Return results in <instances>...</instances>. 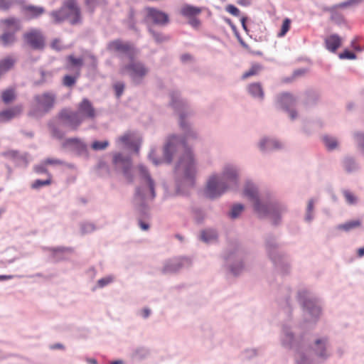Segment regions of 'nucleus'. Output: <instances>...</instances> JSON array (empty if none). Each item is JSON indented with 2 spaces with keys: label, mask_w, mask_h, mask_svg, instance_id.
<instances>
[{
  "label": "nucleus",
  "mask_w": 364,
  "mask_h": 364,
  "mask_svg": "<svg viewBox=\"0 0 364 364\" xmlns=\"http://www.w3.org/2000/svg\"><path fill=\"white\" fill-rule=\"evenodd\" d=\"M176 139L173 137L164 147V158L166 162L170 163L175 154L178 155V161L176 166V171L182 175L192 184V179L196 173V164L192 152L187 149L184 143L175 144Z\"/></svg>",
  "instance_id": "obj_1"
},
{
  "label": "nucleus",
  "mask_w": 364,
  "mask_h": 364,
  "mask_svg": "<svg viewBox=\"0 0 364 364\" xmlns=\"http://www.w3.org/2000/svg\"><path fill=\"white\" fill-rule=\"evenodd\" d=\"M237 183L236 171L230 166L225 168L223 176H212L210 177L205 188V195L210 198H215L225 193L228 186Z\"/></svg>",
  "instance_id": "obj_2"
},
{
  "label": "nucleus",
  "mask_w": 364,
  "mask_h": 364,
  "mask_svg": "<svg viewBox=\"0 0 364 364\" xmlns=\"http://www.w3.org/2000/svg\"><path fill=\"white\" fill-rule=\"evenodd\" d=\"M54 23L68 20L72 24L80 21V10L75 0H66L59 10L50 13Z\"/></svg>",
  "instance_id": "obj_3"
},
{
  "label": "nucleus",
  "mask_w": 364,
  "mask_h": 364,
  "mask_svg": "<svg viewBox=\"0 0 364 364\" xmlns=\"http://www.w3.org/2000/svg\"><path fill=\"white\" fill-rule=\"evenodd\" d=\"M56 95L53 92H45L33 97V107L31 116L44 114L53 109L56 103Z\"/></svg>",
  "instance_id": "obj_4"
},
{
  "label": "nucleus",
  "mask_w": 364,
  "mask_h": 364,
  "mask_svg": "<svg viewBox=\"0 0 364 364\" xmlns=\"http://www.w3.org/2000/svg\"><path fill=\"white\" fill-rule=\"evenodd\" d=\"M56 119L60 124L71 130H77L82 124V117L79 113L68 107L63 108L58 112Z\"/></svg>",
  "instance_id": "obj_5"
},
{
  "label": "nucleus",
  "mask_w": 364,
  "mask_h": 364,
  "mask_svg": "<svg viewBox=\"0 0 364 364\" xmlns=\"http://www.w3.org/2000/svg\"><path fill=\"white\" fill-rule=\"evenodd\" d=\"M148 72L149 69L139 61H132L128 65L122 67L120 70L121 74L129 75L136 84L140 83Z\"/></svg>",
  "instance_id": "obj_6"
},
{
  "label": "nucleus",
  "mask_w": 364,
  "mask_h": 364,
  "mask_svg": "<svg viewBox=\"0 0 364 364\" xmlns=\"http://www.w3.org/2000/svg\"><path fill=\"white\" fill-rule=\"evenodd\" d=\"M244 195L254 203V208L259 216H264L267 214H274V210L272 207H267L259 203L257 197V191L255 187L250 183H247Z\"/></svg>",
  "instance_id": "obj_7"
},
{
  "label": "nucleus",
  "mask_w": 364,
  "mask_h": 364,
  "mask_svg": "<svg viewBox=\"0 0 364 364\" xmlns=\"http://www.w3.org/2000/svg\"><path fill=\"white\" fill-rule=\"evenodd\" d=\"M137 171L141 180H143L147 185V188L142 191H141V188H137L136 196L141 198L154 199L155 197L154 183L153 180L151 178L149 173L143 166H139L137 167Z\"/></svg>",
  "instance_id": "obj_8"
},
{
  "label": "nucleus",
  "mask_w": 364,
  "mask_h": 364,
  "mask_svg": "<svg viewBox=\"0 0 364 364\" xmlns=\"http://www.w3.org/2000/svg\"><path fill=\"white\" fill-rule=\"evenodd\" d=\"M107 49L112 53L124 54L129 58H133L136 54V50L132 44L128 42H124L119 39L109 42L107 46Z\"/></svg>",
  "instance_id": "obj_9"
},
{
  "label": "nucleus",
  "mask_w": 364,
  "mask_h": 364,
  "mask_svg": "<svg viewBox=\"0 0 364 364\" xmlns=\"http://www.w3.org/2000/svg\"><path fill=\"white\" fill-rule=\"evenodd\" d=\"M25 43L35 50H42L45 47V37L38 29H31L23 34Z\"/></svg>",
  "instance_id": "obj_10"
},
{
  "label": "nucleus",
  "mask_w": 364,
  "mask_h": 364,
  "mask_svg": "<svg viewBox=\"0 0 364 364\" xmlns=\"http://www.w3.org/2000/svg\"><path fill=\"white\" fill-rule=\"evenodd\" d=\"M3 23L8 31L1 36L0 40L4 46H9L15 42V33L20 29V25L16 18L5 19Z\"/></svg>",
  "instance_id": "obj_11"
},
{
  "label": "nucleus",
  "mask_w": 364,
  "mask_h": 364,
  "mask_svg": "<svg viewBox=\"0 0 364 364\" xmlns=\"http://www.w3.org/2000/svg\"><path fill=\"white\" fill-rule=\"evenodd\" d=\"M113 164L116 167L123 170L124 175L129 183H132L133 181V177L129 171V168L132 165L129 158L124 157L120 154H116L113 156Z\"/></svg>",
  "instance_id": "obj_12"
},
{
  "label": "nucleus",
  "mask_w": 364,
  "mask_h": 364,
  "mask_svg": "<svg viewBox=\"0 0 364 364\" xmlns=\"http://www.w3.org/2000/svg\"><path fill=\"white\" fill-rule=\"evenodd\" d=\"M118 141L126 146L134 149L137 152L141 139L136 133L128 132L121 136L118 139Z\"/></svg>",
  "instance_id": "obj_13"
},
{
  "label": "nucleus",
  "mask_w": 364,
  "mask_h": 364,
  "mask_svg": "<svg viewBox=\"0 0 364 364\" xmlns=\"http://www.w3.org/2000/svg\"><path fill=\"white\" fill-rule=\"evenodd\" d=\"M76 112L82 117V122L85 118L93 119L95 117V110L92 103L86 98L77 105Z\"/></svg>",
  "instance_id": "obj_14"
},
{
  "label": "nucleus",
  "mask_w": 364,
  "mask_h": 364,
  "mask_svg": "<svg viewBox=\"0 0 364 364\" xmlns=\"http://www.w3.org/2000/svg\"><path fill=\"white\" fill-rule=\"evenodd\" d=\"M146 11L147 16L156 24L165 25L169 21L168 16L166 13L155 8L147 7Z\"/></svg>",
  "instance_id": "obj_15"
},
{
  "label": "nucleus",
  "mask_w": 364,
  "mask_h": 364,
  "mask_svg": "<svg viewBox=\"0 0 364 364\" xmlns=\"http://www.w3.org/2000/svg\"><path fill=\"white\" fill-rule=\"evenodd\" d=\"M295 98L289 93H283L278 97V102L285 110L289 111L291 119L296 117V112L291 109L295 105Z\"/></svg>",
  "instance_id": "obj_16"
},
{
  "label": "nucleus",
  "mask_w": 364,
  "mask_h": 364,
  "mask_svg": "<svg viewBox=\"0 0 364 364\" xmlns=\"http://www.w3.org/2000/svg\"><path fill=\"white\" fill-rule=\"evenodd\" d=\"M22 105H18L0 112V122H5L21 114Z\"/></svg>",
  "instance_id": "obj_17"
},
{
  "label": "nucleus",
  "mask_w": 364,
  "mask_h": 364,
  "mask_svg": "<svg viewBox=\"0 0 364 364\" xmlns=\"http://www.w3.org/2000/svg\"><path fill=\"white\" fill-rule=\"evenodd\" d=\"M341 43L342 39L337 34H332L325 39L326 48L333 53L341 46Z\"/></svg>",
  "instance_id": "obj_18"
},
{
  "label": "nucleus",
  "mask_w": 364,
  "mask_h": 364,
  "mask_svg": "<svg viewBox=\"0 0 364 364\" xmlns=\"http://www.w3.org/2000/svg\"><path fill=\"white\" fill-rule=\"evenodd\" d=\"M17 98V92L15 87H8L1 92V99L2 102L9 105L14 102Z\"/></svg>",
  "instance_id": "obj_19"
},
{
  "label": "nucleus",
  "mask_w": 364,
  "mask_h": 364,
  "mask_svg": "<svg viewBox=\"0 0 364 364\" xmlns=\"http://www.w3.org/2000/svg\"><path fill=\"white\" fill-rule=\"evenodd\" d=\"M23 11L28 18H36L44 14L45 9L41 6L28 5L23 7Z\"/></svg>",
  "instance_id": "obj_20"
},
{
  "label": "nucleus",
  "mask_w": 364,
  "mask_h": 364,
  "mask_svg": "<svg viewBox=\"0 0 364 364\" xmlns=\"http://www.w3.org/2000/svg\"><path fill=\"white\" fill-rule=\"evenodd\" d=\"M63 147L80 151L85 149V145L82 141L77 138H69L63 142Z\"/></svg>",
  "instance_id": "obj_21"
},
{
  "label": "nucleus",
  "mask_w": 364,
  "mask_h": 364,
  "mask_svg": "<svg viewBox=\"0 0 364 364\" xmlns=\"http://www.w3.org/2000/svg\"><path fill=\"white\" fill-rule=\"evenodd\" d=\"M202 11L199 7L193 6L192 5L186 4L182 6L181 9V14L188 18L198 16Z\"/></svg>",
  "instance_id": "obj_22"
},
{
  "label": "nucleus",
  "mask_w": 364,
  "mask_h": 364,
  "mask_svg": "<svg viewBox=\"0 0 364 364\" xmlns=\"http://www.w3.org/2000/svg\"><path fill=\"white\" fill-rule=\"evenodd\" d=\"M247 90L253 97H257L260 100L264 98V92L260 83H252L248 86Z\"/></svg>",
  "instance_id": "obj_23"
},
{
  "label": "nucleus",
  "mask_w": 364,
  "mask_h": 364,
  "mask_svg": "<svg viewBox=\"0 0 364 364\" xmlns=\"http://www.w3.org/2000/svg\"><path fill=\"white\" fill-rule=\"evenodd\" d=\"M15 60L11 57H6L0 60V77L11 70L14 65Z\"/></svg>",
  "instance_id": "obj_24"
},
{
  "label": "nucleus",
  "mask_w": 364,
  "mask_h": 364,
  "mask_svg": "<svg viewBox=\"0 0 364 364\" xmlns=\"http://www.w3.org/2000/svg\"><path fill=\"white\" fill-rule=\"evenodd\" d=\"M260 149L262 150H271L280 148V144L278 141L269 139H264L259 144Z\"/></svg>",
  "instance_id": "obj_25"
},
{
  "label": "nucleus",
  "mask_w": 364,
  "mask_h": 364,
  "mask_svg": "<svg viewBox=\"0 0 364 364\" xmlns=\"http://www.w3.org/2000/svg\"><path fill=\"white\" fill-rule=\"evenodd\" d=\"M361 225V222L359 220H351L346 222L344 224H341L338 226V229L348 232L353 229L357 228Z\"/></svg>",
  "instance_id": "obj_26"
},
{
  "label": "nucleus",
  "mask_w": 364,
  "mask_h": 364,
  "mask_svg": "<svg viewBox=\"0 0 364 364\" xmlns=\"http://www.w3.org/2000/svg\"><path fill=\"white\" fill-rule=\"evenodd\" d=\"M262 70V66L259 64H254L250 69L242 74V79L245 80L250 77L257 75Z\"/></svg>",
  "instance_id": "obj_27"
},
{
  "label": "nucleus",
  "mask_w": 364,
  "mask_h": 364,
  "mask_svg": "<svg viewBox=\"0 0 364 364\" xmlns=\"http://www.w3.org/2000/svg\"><path fill=\"white\" fill-rule=\"evenodd\" d=\"M80 76V72L79 70L77 71L76 75L74 76L66 75L64 76L63 79V85L70 87H73L78 77Z\"/></svg>",
  "instance_id": "obj_28"
},
{
  "label": "nucleus",
  "mask_w": 364,
  "mask_h": 364,
  "mask_svg": "<svg viewBox=\"0 0 364 364\" xmlns=\"http://www.w3.org/2000/svg\"><path fill=\"white\" fill-rule=\"evenodd\" d=\"M201 240L204 242H209L214 240L217 237L216 232L212 230H204L201 232Z\"/></svg>",
  "instance_id": "obj_29"
},
{
  "label": "nucleus",
  "mask_w": 364,
  "mask_h": 364,
  "mask_svg": "<svg viewBox=\"0 0 364 364\" xmlns=\"http://www.w3.org/2000/svg\"><path fill=\"white\" fill-rule=\"evenodd\" d=\"M291 21L289 18H284L282 22L280 31L278 33L277 36L279 38L284 36L287 34V33L289 31L291 28Z\"/></svg>",
  "instance_id": "obj_30"
},
{
  "label": "nucleus",
  "mask_w": 364,
  "mask_h": 364,
  "mask_svg": "<svg viewBox=\"0 0 364 364\" xmlns=\"http://www.w3.org/2000/svg\"><path fill=\"white\" fill-rule=\"evenodd\" d=\"M316 345V351L317 352L318 355L321 357L326 356V354L324 353L325 351V346H326V341L323 339H318L315 342Z\"/></svg>",
  "instance_id": "obj_31"
},
{
  "label": "nucleus",
  "mask_w": 364,
  "mask_h": 364,
  "mask_svg": "<svg viewBox=\"0 0 364 364\" xmlns=\"http://www.w3.org/2000/svg\"><path fill=\"white\" fill-rule=\"evenodd\" d=\"M68 61L70 63V64L72 66L78 68V70L80 71V68L83 65V59L81 58H75L74 55H68L67 57Z\"/></svg>",
  "instance_id": "obj_32"
},
{
  "label": "nucleus",
  "mask_w": 364,
  "mask_h": 364,
  "mask_svg": "<svg viewBox=\"0 0 364 364\" xmlns=\"http://www.w3.org/2000/svg\"><path fill=\"white\" fill-rule=\"evenodd\" d=\"M51 183V176L50 174H48V178L46 180H40L38 179L35 181L33 184L31 185L32 188L37 189L44 186H48Z\"/></svg>",
  "instance_id": "obj_33"
},
{
  "label": "nucleus",
  "mask_w": 364,
  "mask_h": 364,
  "mask_svg": "<svg viewBox=\"0 0 364 364\" xmlns=\"http://www.w3.org/2000/svg\"><path fill=\"white\" fill-rule=\"evenodd\" d=\"M323 140L326 146L330 150H332L337 146V141L334 138L326 136L323 137Z\"/></svg>",
  "instance_id": "obj_34"
},
{
  "label": "nucleus",
  "mask_w": 364,
  "mask_h": 364,
  "mask_svg": "<svg viewBox=\"0 0 364 364\" xmlns=\"http://www.w3.org/2000/svg\"><path fill=\"white\" fill-rule=\"evenodd\" d=\"M343 194L346 198V200L347 201L348 203L350 204V205H353V204H355L357 201V198L355 197V196L352 193L350 192V191L348 190H344L343 191Z\"/></svg>",
  "instance_id": "obj_35"
},
{
  "label": "nucleus",
  "mask_w": 364,
  "mask_h": 364,
  "mask_svg": "<svg viewBox=\"0 0 364 364\" xmlns=\"http://www.w3.org/2000/svg\"><path fill=\"white\" fill-rule=\"evenodd\" d=\"M243 209H244V207L242 205H241V204L235 205L232 207V208L230 213V216L232 218H237L242 212Z\"/></svg>",
  "instance_id": "obj_36"
},
{
  "label": "nucleus",
  "mask_w": 364,
  "mask_h": 364,
  "mask_svg": "<svg viewBox=\"0 0 364 364\" xmlns=\"http://www.w3.org/2000/svg\"><path fill=\"white\" fill-rule=\"evenodd\" d=\"M109 145L107 141H95L92 144V149L94 150H103L105 149Z\"/></svg>",
  "instance_id": "obj_37"
},
{
  "label": "nucleus",
  "mask_w": 364,
  "mask_h": 364,
  "mask_svg": "<svg viewBox=\"0 0 364 364\" xmlns=\"http://www.w3.org/2000/svg\"><path fill=\"white\" fill-rule=\"evenodd\" d=\"M50 133H51V135L53 137L58 139H63V137L64 136V133L61 130L56 128L53 125H50Z\"/></svg>",
  "instance_id": "obj_38"
},
{
  "label": "nucleus",
  "mask_w": 364,
  "mask_h": 364,
  "mask_svg": "<svg viewBox=\"0 0 364 364\" xmlns=\"http://www.w3.org/2000/svg\"><path fill=\"white\" fill-rule=\"evenodd\" d=\"M113 282V277L111 276L102 278L97 281V285L99 287L102 288L106 285L112 283Z\"/></svg>",
  "instance_id": "obj_39"
},
{
  "label": "nucleus",
  "mask_w": 364,
  "mask_h": 364,
  "mask_svg": "<svg viewBox=\"0 0 364 364\" xmlns=\"http://www.w3.org/2000/svg\"><path fill=\"white\" fill-rule=\"evenodd\" d=\"M339 58L341 59L354 60L356 58V55L353 53L348 50H346L343 53L339 54Z\"/></svg>",
  "instance_id": "obj_40"
},
{
  "label": "nucleus",
  "mask_w": 364,
  "mask_h": 364,
  "mask_svg": "<svg viewBox=\"0 0 364 364\" xmlns=\"http://www.w3.org/2000/svg\"><path fill=\"white\" fill-rule=\"evenodd\" d=\"M181 267V265L179 263L176 262L170 264H167L164 269V272H176Z\"/></svg>",
  "instance_id": "obj_41"
},
{
  "label": "nucleus",
  "mask_w": 364,
  "mask_h": 364,
  "mask_svg": "<svg viewBox=\"0 0 364 364\" xmlns=\"http://www.w3.org/2000/svg\"><path fill=\"white\" fill-rule=\"evenodd\" d=\"M50 47L56 50H60L63 48L62 41L59 38H55L50 43Z\"/></svg>",
  "instance_id": "obj_42"
},
{
  "label": "nucleus",
  "mask_w": 364,
  "mask_h": 364,
  "mask_svg": "<svg viewBox=\"0 0 364 364\" xmlns=\"http://www.w3.org/2000/svg\"><path fill=\"white\" fill-rule=\"evenodd\" d=\"M115 93L117 97H120L124 89V85L122 82H117L114 85Z\"/></svg>",
  "instance_id": "obj_43"
},
{
  "label": "nucleus",
  "mask_w": 364,
  "mask_h": 364,
  "mask_svg": "<svg viewBox=\"0 0 364 364\" xmlns=\"http://www.w3.org/2000/svg\"><path fill=\"white\" fill-rule=\"evenodd\" d=\"M228 13L234 16H239L240 14V10L234 5H228L226 8Z\"/></svg>",
  "instance_id": "obj_44"
},
{
  "label": "nucleus",
  "mask_w": 364,
  "mask_h": 364,
  "mask_svg": "<svg viewBox=\"0 0 364 364\" xmlns=\"http://www.w3.org/2000/svg\"><path fill=\"white\" fill-rule=\"evenodd\" d=\"M13 4V1L11 0H0V9H8L11 7Z\"/></svg>",
  "instance_id": "obj_45"
},
{
  "label": "nucleus",
  "mask_w": 364,
  "mask_h": 364,
  "mask_svg": "<svg viewBox=\"0 0 364 364\" xmlns=\"http://www.w3.org/2000/svg\"><path fill=\"white\" fill-rule=\"evenodd\" d=\"M43 164L45 165H60L62 164V161L57 159H47Z\"/></svg>",
  "instance_id": "obj_46"
},
{
  "label": "nucleus",
  "mask_w": 364,
  "mask_h": 364,
  "mask_svg": "<svg viewBox=\"0 0 364 364\" xmlns=\"http://www.w3.org/2000/svg\"><path fill=\"white\" fill-rule=\"evenodd\" d=\"M313 209H314V200L311 199L309 201V203H308V206H307V216H306V219L308 220H311V213L313 211Z\"/></svg>",
  "instance_id": "obj_47"
},
{
  "label": "nucleus",
  "mask_w": 364,
  "mask_h": 364,
  "mask_svg": "<svg viewBox=\"0 0 364 364\" xmlns=\"http://www.w3.org/2000/svg\"><path fill=\"white\" fill-rule=\"evenodd\" d=\"M189 23L196 28H198L200 26V21L196 16L189 18Z\"/></svg>",
  "instance_id": "obj_48"
},
{
  "label": "nucleus",
  "mask_w": 364,
  "mask_h": 364,
  "mask_svg": "<svg viewBox=\"0 0 364 364\" xmlns=\"http://www.w3.org/2000/svg\"><path fill=\"white\" fill-rule=\"evenodd\" d=\"M357 41H358V38H354L351 41V47L357 51H361L363 50V48L358 44Z\"/></svg>",
  "instance_id": "obj_49"
},
{
  "label": "nucleus",
  "mask_w": 364,
  "mask_h": 364,
  "mask_svg": "<svg viewBox=\"0 0 364 364\" xmlns=\"http://www.w3.org/2000/svg\"><path fill=\"white\" fill-rule=\"evenodd\" d=\"M363 0H348L346 2H343L340 4L341 7H345L349 5L355 4L361 2Z\"/></svg>",
  "instance_id": "obj_50"
},
{
  "label": "nucleus",
  "mask_w": 364,
  "mask_h": 364,
  "mask_svg": "<svg viewBox=\"0 0 364 364\" xmlns=\"http://www.w3.org/2000/svg\"><path fill=\"white\" fill-rule=\"evenodd\" d=\"M173 137H175V138L176 139V141H175V144H176V143H178V144H180V143H184V144H185V146H186V149H189L187 147V146H186V141H187V139H185V140H181V139H179L178 137H176V136H171V137L168 139V142H167V143L170 142V141H171Z\"/></svg>",
  "instance_id": "obj_51"
},
{
  "label": "nucleus",
  "mask_w": 364,
  "mask_h": 364,
  "mask_svg": "<svg viewBox=\"0 0 364 364\" xmlns=\"http://www.w3.org/2000/svg\"><path fill=\"white\" fill-rule=\"evenodd\" d=\"M354 164V162L351 159H347L346 161H345V166L346 168V169L348 171H351L352 169L350 168V165H353Z\"/></svg>",
  "instance_id": "obj_52"
},
{
  "label": "nucleus",
  "mask_w": 364,
  "mask_h": 364,
  "mask_svg": "<svg viewBox=\"0 0 364 364\" xmlns=\"http://www.w3.org/2000/svg\"><path fill=\"white\" fill-rule=\"evenodd\" d=\"M96 1L97 0H85L86 5L90 7L92 10L96 5Z\"/></svg>",
  "instance_id": "obj_53"
},
{
  "label": "nucleus",
  "mask_w": 364,
  "mask_h": 364,
  "mask_svg": "<svg viewBox=\"0 0 364 364\" xmlns=\"http://www.w3.org/2000/svg\"><path fill=\"white\" fill-rule=\"evenodd\" d=\"M150 310L149 309H144L141 311V315L144 318H147L150 315Z\"/></svg>",
  "instance_id": "obj_54"
},
{
  "label": "nucleus",
  "mask_w": 364,
  "mask_h": 364,
  "mask_svg": "<svg viewBox=\"0 0 364 364\" xmlns=\"http://www.w3.org/2000/svg\"><path fill=\"white\" fill-rule=\"evenodd\" d=\"M139 225L143 230H147L149 228V225L143 221H139Z\"/></svg>",
  "instance_id": "obj_55"
},
{
  "label": "nucleus",
  "mask_w": 364,
  "mask_h": 364,
  "mask_svg": "<svg viewBox=\"0 0 364 364\" xmlns=\"http://www.w3.org/2000/svg\"><path fill=\"white\" fill-rule=\"evenodd\" d=\"M4 155L7 156H15L16 155V152L14 151H9L4 153Z\"/></svg>",
  "instance_id": "obj_56"
},
{
  "label": "nucleus",
  "mask_w": 364,
  "mask_h": 364,
  "mask_svg": "<svg viewBox=\"0 0 364 364\" xmlns=\"http://www.w3.org/2000/svg\"><path fill=\"white\" fill-rule=\"evenodd\" d=\"M13 278L11 275H0V280L11 279Z\"/></svg>",
  "instance_id": "obj_57"
},
{
  "label": "nucleus",
  "mask_w": 364,
  "mask_h": 364,
  "mask_svg": "<svg viewBox=\"0 0 364 364\" xmlns=\"http://www.w3.org/2000/svg\"><path fill=\"white\" fill-rule=\"evenodd\" d=\"M36 171L38 172V173H45L47 171V170L43 168V167H36Z\"/></svg>",
  "instance_id": "obj_58"
},
{
  "label": "nucleus",
  "mask_w": 364,
  "mask_h": 364,
  "mask_svg": "<svg viewBox=\"0 0 364 364\" xmlns=\"http://www.w3.org/2000/svg\"><path fill=\"white\" fill-rule=\"evenodd\" d=\"M309 311L311 314L318 313L320 311V309L318 306H314L312 309H309Z\"/></svg>",
  "instance_id": "obj_59"
},
{
  "label": "nucleus",
  "mask_w": 364,
  "mask_h": 364,
  "mask_svg": "<svg viewBox=\"0 0 364 364\" xmlns=\"http://www.w3.org/2000/svg\"><path fill=\"white\" fill-rule=\"evenodd\" d=\"M358 255L361 257L364 256V247L358 250Z\"/></svg>",
  "instance_id": "obj_60"
},
{
  "label": "nucleus",
  "mask_w": 364,
  "mask_h": 364,
  "mask_svg": "<svg viewBox=\"0 0 364 364\" xmlns=\"http://www.w3.org/2000/svg\"><path fill=\"white\" fill-rule=\"evenodd\" d=\"M51 348H53V349H63V346L62 344L58 343V344L53 345L51 347Z\"/></svg>",
  "instance_id": "obj_61"
},
{
  "label": "nucleus",
  "mask_w": 364,
  "mask_h": 364,
  "mask_svg": "<svg viewBox=\"0 0 364 364\" xmlns=\"http://www.w3.org/2000/svg\"><path fill=\"white\" fill-rule=\"evenodd\" d=\"M191 59V55H188V54H185V55H183L181 56V60L183 61H186L188 60H190Z\"/></svg>",
  "instance_id": "obj_62"
},
{
  "label": "nucleus",
  "mask_w": 364,
  "mask_h": 364,
  "mask_svg": "<svg viewBox=\"0 0 364 364\" xmlns=\"http://www.w3.org/2000/svg\"><path fill=\"white\" fill-rule=\"evenodd\" d=\"M153 36H154V38L156 39V41H161L163 40V38H161L159 36V35H158V34L153 33Z\"/></svg>",
  "instance_id": "obj_63"
},
{
  "label": "nucleus",
  "mask_w": 364,
  "mask_h": 364,
  "mask_svg": "<svg viewBox=\"0 0 364 364\" xmlns=\"http://www.w3.org/2000/svg\"><path fill=\"white\" fill-rule=\"evenodd\" d=\"M87 361L90 364H97V360L94 358H89L87 360Z\"/></svg>",
  "instance_id": "obj_64"
}]
</instances>
